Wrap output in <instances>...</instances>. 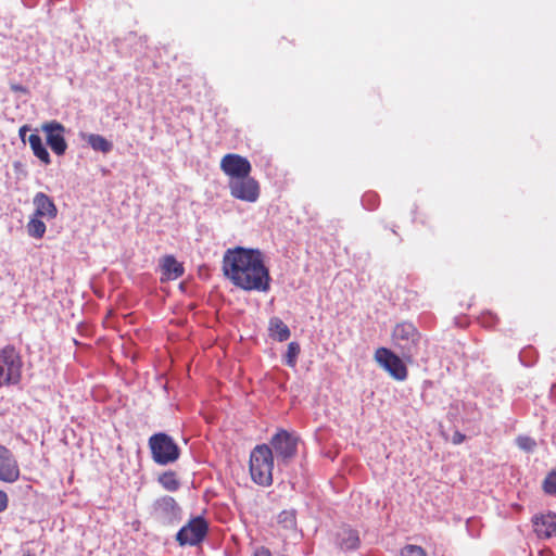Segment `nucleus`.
<instances>
[{
	"instance_id": "1",
	"label": "nucleus",
	"mask_w": 556,
	"mask_h": 556,
	"mask_svg": "<svg viewBox=\"0 0 556 556\" xmlns=\"http://www.w3.org/2000/svg\"><path fill=\"white\" fill-rule=\"evenodd\" d=\"M223 271L232 285L245 291L266 292L270 276L258 250L241 247L227 250L223 258Z\"/></svg>"
},
{
	"instance_id": "2",
	"label": "nucleus",
	"mask_w": 556,
	"mask_h": 556,
	"mask_svg": "<svg viewBox=\"0 0 556 556\" xmlns=\"http://www.w3.org/2000/svg\"><path fill=\"white\" fill-rule=\"evenodd\" d=\"M274 457L267 444L256 445L250 455V473L252 480L263 486L273 483Z\"/></svg>"
},
{
	"instance_id": "3",
	"label": "nucleus",
	"mask_w": 556,
	"mask_h": 556,
	"mask_svg": "<svg viewBox=\"0 0 556 556\" xmlns=\"http://www.w3.org/2000/svg\"><path fill=\"white\" fill-rule=\"evenodd\" d=\"M392 340L401 351L403 359L412 364L419 354L421 334L410 323L397 324L392 331Z\"/></svg>"
},
{
	"instance_id": "4",
	"label": "nucleus",
	"mask_w": 556,
	"mask_h": 556,
	"mask_svg": "<svg viewBox=\"0 0 556 556\" xmlns=\"http://www.w3.org/2000/svg\"><path fill=\"white\" fill-rule=\"evenodd\" d=\"M22 358L11 345L0 349V388L17 384L22 378Z\"/></svg>"
},
{
	"instance_id": "5",
	"label": "nucleus",
	"mask_w": 556,
	"mask_h": 556,
	"mask_svg": "<svg viewBox=\"0 0 556 556\" xmlns=\"http://www.w3.org/2000/svg\"><path fill=\"white\" fill-rule=\"evenodd\" d=\"M149 446L153 460L159 465L175 463L180 456V450L166 433L159 432L150 437Z\"/></svg>"
},
{
	"instance_id": "6",
	"label": "nucleus",
	"mask_w": 556,
	"mask_h": 556,
	"mask_svg": "<svg viewBox=\"0 0 556 556\" xmlns=\"http://www.w3.org/2000/svg\"><path fill=\"white\" fill-rule=\"evenodd\" d=\"M375 361L395 380L403 381L407 378L408 371L401 358L387 348H378L374 355Z\"/></svg>"
},
{
	"instance_id": "7",
	"label": "nucleus",
	"mask_w": 556,
	"mask_h": 556,
	"mask_svg": "<svg viewBox=\"0 0 556 556\" xmlns=\"http://www.w3.org/2000/svg\"><path fill=\"white\" fill-rule=\"evenodd\" d=\"M208 525L203 517L192 518L176 534V540L179 545H198L206 536Z\"/></svg>"
},
{
	"instance_id": "8",
	"label": "nucleus",
	"mask_w": 556,
	"mask_h": 556,
	"mask_svg": "<svg viewBox=\"0 0 556 556\" xmlns=\"http://www.w3.org/2000/svg\"><path fill=\"white\" fill-rule=\"evenodd\" d=\"M228 187L232 198L244 202H256L260 197V184L250 175L229 180Z\"/></svg>"
},
{
	"instance_id": "9",
	"label": "nucleus",
	"mask_w": 556,
	"mask_h": 556,
	"mask_svg": "<svg viewBox=\"0 0 556 556\" xmlns=\"http://www.w3.org/2000/svg\"><path fill=\"white\" fill-rule=\"evenodd\" d=\"M220 169L228 176L229 180L244 178L252 170L250 161L236 153H228L220 160Z\"/></svg>"
},
{
	"instance_id": "10",
	"label": "nucleus",
	"mask_w": 556,
	"mask_h": 556,
	"mask_svg": "<svg viewBox=\"0 0 556 556\" xmlns=\"http://www.w3.org/2000/svg\"><path fill=\"white\" fill-rule=\"evenodd\" d=\"M41 130L46 134L47 144L56 155H63L67 149L65 140V127L56 122L51 121L41 125Z\"/></svg>"
},
{
	"instance_id": "11",
	"label": "nucleus",
	"mask_w": 556,
	"mask_h": 556,
	"mask_svg": "<svg viewBox=\"0 0 556 556\" xmlns=\"http://www.w3.org/2000/svg\"><path fill=\"white\" fill-rule=\"evenodd\" d=\"M20 465L10 448L5 445L0 446V481L14 483L20 479Z\"/></svg>"
},
{
	"instance_id": "12",
	"label": "nucleus",
	"mask_w": 556,
	"mask_h": 556,
	"mask_svg": "<svg viewBox=\"0 0 556 556\" xmlns=\"http://www.w3.org/2000/svg\"><path fill=\"white\" fill-rule=\"evenodd\" d=\"M270 444L278 458L287 462L296 454V439L293 438L288 431H278L270 440Z\"/></svg>"
},
{
	"instance_id": "13",
	"label": "nucleus",
	"mask_w": 556,
	"mask_h": 556,
	"mask_svg": "<svg viewBox=\"0 0 556 556\" xmlns=\"http://www.w3.org/2000/svg\"><path fill=\"white\" fill-rule=\"evenodd\" d=\"M533 530L538 538L549 539L556 534V514L548 511L534 515L532 518Z\"/></svg>"
},
{
	"instance_id": "14",
	"label": "nucleus",
	"mask_w": 556,
	"mask_h": 556,
	"mask_svg": "<svg viewBox=\"0 0 556 556\" xmlns=\"http://www.w3.org/2000/svg\"><path fill=\"white\" fill-rule=\"evenodd\" d=\"M35 211L33 215L37 217L53 219L58 215V208L52 198L43 192H37L33 199Z\"/></svg>"
},
{
	"instance_id": "15",
	"label": "nucleus",
	"mask_w": 556,
	"mask_h": 556,
	"mask_svg": "<svg viewBox=\"0 0 556 556\" xmlns=\"http://www.w3.org/2000/svg\"><path fill=\"white\" fill-rule=\"evenodd\" d=\"M154 515L163 520H172L179 513V506L174 497L162 496L153 503Z\"/></svg>"
},
{
	"instance_id": "16",
	"label": "nucleus",
	"mask_w": 556,
	"mask_h": 556,
	"mask_svg": "<svg viewBox=\"0 0 556 556\" xmlns=\"http://www.w3.org/2000/svg\"><path fill=\"white\" fill-rule=\"evenodd\" d=\"M161 269L163 274L162 280H176L180 278L185 268L173 255H166L161 261Z\"/></svg>"
},
{
	"instance_id": "17",
	"label": "nucleus",
	"mask_w": 556,
	"mask_h": 556,
	"mask_svg": "<svg viewBox=\"0 0 556 556\" xmlns=\"http://www.w3.org/2000/svg\"><path fill=\"white\" fill-rule=\"evenodd\" d=\"M268 332L270 338L279 342L287 341L291 336L289 327L279 317L269 319Z\"/></svg>"
},
{
	"instance_id": "18",
	"label": "nucleus",
	"mask_w": 556,
	"mask_h": 556,
	"mask_svg": "<svg viewBox=\"0 0 556 556\" xmlns=\"http://www.w3.org/2000/svg\"><path fill=\"white\" fill-rule=\"evenodd\" d=\"M340 547L343 549H355L359 546L358 532L354 529L343 527L338 533Z\"/></svg>"
},
{
	"instance_id": "19",
	"label": "nucleus",
	"mask_w": 556,
	"mask_h": 556,
	"mask_svg": "<svg viewBox=\"0 0 556 556\" xmlns=\"http://www.w3.org/2000/svg\"><path fill=\"white\" fill-rule=\"evenodd\" d=\"M28 143H29L35 156H37L46 165L50 164V162H51L50 154H49L48 150L46 149L45 144L42 143V140L39 135H37V134L29 135Z\"/></svg>"
},
{
	"instance_id": "20",
	"label": "nucleus",
	"mask_w": 556,
	"mask_h": 556,
	"mask_svg": "<svg viewBox=\"0 0 556 556\" xmlns=\"http://www.w3.org/2000/svg\"><path fill=\"white\" fill-rule=\"evenodd\" d=\"M26 230L29 237L41 239L46 233L47 227L42 217L31 215L26 225Z\"/></svg>"
},
{
	"instance_id": "21",
	"label": "nucleus",
	"mask_w": 556,
	"mask_h": 556,
	"mask_svg": "<svg viewBox=\"0 0 556 556\" xmlns=\"http://www.w3.org/2000/svg\"><path fill=\"white\" fill-rule=\"evenodd\" d=\"M87 142L94 151H99L102 153H109L113 148L112 143L109 140H106L103 136L98 134L88 135Z\"/></svg>"
},
{
	"instance_id": "22",
	"label": "nucleus",
	"mask_w": 556,
	"mask_h": 556,
	"mask_svg": "<svg viewBox=\"0 0 556 556\" xmlns=\"http://www.w3.org/2000/svg\"><path fill=\"white\" fill-rule=\"evenodd\" d=\"M160 484L167 491L175 492L179 489L180 482L175 471H166L159 477Z\"/></svg>"
},
{
	"instance_id": "23",
	"label": "nucleus",
	"mask_w": 556,
	"mask_h": 556,
	"mask_svg": "<svg viewBox=\"0 0 556 556\" xmlns=\"http://www.w3.org/2000/svg\"><path fill=\"white\" fill-rule=\"evenodd\" d=\"M277 521L285 529H293L296 526V517L294 510H282L278 517Z\"/></svg>"
},
{
	"instance_id": "24",
	"label": "nucleus",
	"mask_w": 556,
	"mask_h": 556,
	"mask_svg": "<svg viewBox=\"0 0 556 556\" xmlns=\"http://www.w3.org/2000/svg\"><path fill=\"white\" fill-rule=\"evenodd\" d=\"M542 489L547 495H556V468L546 475L542 482Z\"/></svg>"
},
{
	"instance_id": "25",
	"label": "nucleus",
	"mask_w": 556,
	"mask_h": 556,
	"mask_svg": "<svg viewBox=\"0 0 556 556\" xmlns=\"http://www.w3.org/2000/svg\"><path fill=\"white\" fill-rule=\"evenodd\" d=\"M300 351H301V349H300L299 343L290 342L288 344L287 353L285 355V362L289 367L295 366Z\"/></svg>"
},
{
	"instance_id": "26",
	"label": "nucleus",
	"mask_w": 556,
	"mask_h": 556,
	"mask_svg": "<svg viewBox=\"0 0 556 556\" xmlns=\"http://www.w3.org/2000/svg\"><path fill=\"white\" fill-rule=\"evenodd\" d=\"M479 324L488 329L495 327L498 323V317L491 311H484L478 317Z\"/></svg>"
},
{
	"instance_id": "27",
	"label": "nucleus",
	"mask_w": 556,
	"mask_h": 556,
	"mask_svg": "<svg viewBox=\"0 0 556 556\" xmlns=\"http://www.w3.org/2000/svg\"><path fill=\"white\" fill-rule=\"evenodd\" d=\"M401 556H427V553L422 547L410 544L402 549Z\"/></svg>"
},
{
	"instance_id": "28",
	"label": "nucleus",
	"mask_w": 556,
	"mask_h": 556,
	"mask_svg": "<svg viewBox=\"0 0 556 556\" xmlns=\"http://www.w3.org/2000/svg\"><path fill=\"white\" fill-rule=\"evenodd\" d=\"M517 444L521 450L525 451H532L536 445L535 441L530 437H519L517 439Z\"/></svg>"
},
{
	"instance_id": "29",
	"label": "nucleus",
	"mask_w": 556,
	"mask_h": 556,
	"mask_svg": "<svg viewBox=\"0 0 556 556\" xmlns=\"http://www.w3.org/2000/svg\"><path fill=\"white\" fill-rule=\"evenodd\" d=\"M253 556H271V552L266 546H256L253 551Z\"/></svg>"
},
{
	"instance_id": "30",
	"label": "nucleus",
	"mask_w": 556,
	"mask_h": 556,
	"mask_svg": "<svg viewBox=\"0 0 556 556\" xmlns=\"http://www.w3.org/2000/svg\"><path fill=\"white\" fill-rule=\"evenodd\" d=\"M9 505V497L8 494L0 490V513L4 511L8 508Z\"/></svg>"
},
{
	"instance_id": "31",
	"label": "nucleus",
	"mask_w": 556,
	"mask_h": 556,
	"mask_svg": "<svg viewBox=\"0 0 556 556\" xmlns=\"http://www.w3.org/2000/svg\"><path fill=\"white\" fill-rule=\"evenodd\" d=\"M11 90L14 91V92H21V93H27L28 90L26 87L20 85V84H12L11 85Z\"/></svg>"
},
{
	"instance_id": "32",
	"label": "nucleus",
	"mask_w": 556,
	"mask_h": 556,
	"mask_svg": "<svg viewBox=\"0 0 556 556\" xmlns=\"http://www.w3.org/2000/svg\"><path fill=\"white\" fill-rule=\"evenodd\" d=\"M29 130V127L27 125H23L20 130L18 135L21 140L25 143L26 142V132Z\"/></svg>"
},
{
	"instance_id": "33",
	"label": "nucleus",
	"mask_w": 556,
	"mask_h": 556,
	"mask_svg": "<svg viewBox=\"0 0 556 556\" xmlns=\"http://www.w3.org/2000/svg\"><path fill=\"white\" fill-rule=\"evenodd\" d=\"M464 438H465V435H464V434H462V433H456V434L454 435L453 442H454V443H456V444L462 443V442H463V440H464Z\"/></svg>"
},
{
	"instance_id": "34",
	"label": "nucleus",
	"mask_w": 556,
	"mask_h": 556,
	"mask_svg": "<svg viewBox=\"0 0 556 556\" xmlns=\"http://www.w3.org/2000/svg\"><path fill=\"white\" fill-rule=\"evenodd\" d=\"M2 445V443L0 442V446Z\"/></svg>"
}]
</instances>
